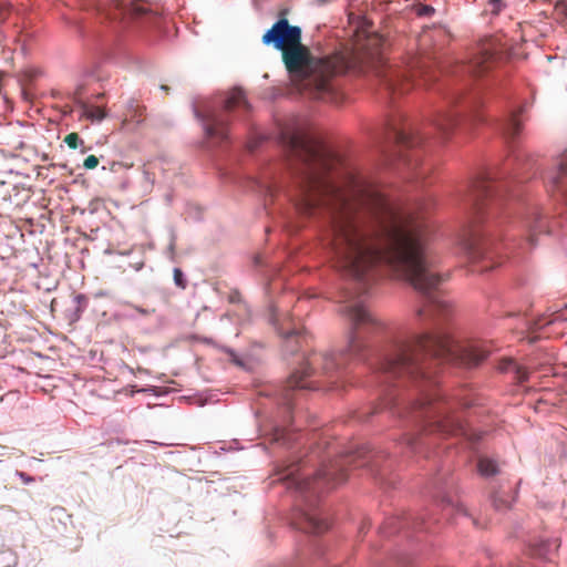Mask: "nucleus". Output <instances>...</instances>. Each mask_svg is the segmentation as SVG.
Wrapping results in <instances>:
<instances>
[{
	"label": "nucleus",
	"instance_id": "obj_1",
	"mask_svg": "<svg viewBox=\"0 0 567 567\" xmlns=\"http://www.w3.org/2000/svg\"><path fill=\"white\" fill-rule=\"evenodd\" d=\"M281 140L293 166L297 209L329 216L324 241L334 267L355 281L360 293L379 268H389L424 296L420 318L446 321L453 307L436 291L442 277L427 246L425 217L393 204L377 183L305 131H284Z\"/></svg>",
	"mask_w": 567,
	"mask_h": 567
},
{
	"label": "nucleus",
	"instance_id": "obj_2",
	"mask_svg": "<svg viewBox=\"0 0 567 567\" xmlns=\"http://www.w3.org/2000/svg\"><path fill=\"white\" fill-rule=\"evenodd\" d=\"M488 351L478 341H458L449 332L435 330L394 346L380 362L379 371L385 379L413 382L417 399L411 405L415 417L424 422V431L442 435L470 436L463 412L470 406L455 396H442L431 370L442 362L463 367L481 363Z\"/></svg>",
	"mask_w": 567,
	"mask_h": 567
},
{
	"label": "nucleus",
	"instance_id": "obj_3",
	"mask_svg": "<svg viewBox=\"0 0 567 567\" xmlns=\"http://www.w3.org/2000/svg\"><path fill=\"white\" fill-rule=\"evenodd\" d=\"M265 44L281 52L287 71L313 89V97L324 100L331 93V79L348 69L371 73L389 93L403 94L415 86L430 89L442 73L434 58L429 54L409 55L401 64L388 63L386 38H351L341 52L324 58H313L301 38H262Z\"/></svg>",
	"mask_w": 567,
	"mask_h": 567
},
{
	"label": "nucleus",
	"instance_id": "obj_4",
	"mask_svg": "<svg viewBox=\"0 0 567 567\" xmlns=\"http://www.w3.org/2000/svg\"><path fill=\"white\" fill-rule=\"evenodd\" d=\"M339 313L349 322L350 333L344 350L336 352L311 353L301 371L293 372L288 384L290 388H308L305 377L321 371L329 373L346 365L350 359L360 358L367 347L365 337L380 332L384 322L368 309L364 301L357 297H349L339 308Z\"/></svg>",
	"mask_w": 567,
	"mask_h": 567
},
{
	"label": "nucleus",
	"instance_id": "obj_5",
	"mask_svg": "<svg viewBox=\"0 0 567 567\" xmlns=\"http://www.w3.org/2000/svg\"><path fill=\"white\" fill-rule=\"evenodd\" d=\"M494 194L493 185L485 176L474 178L468 186L466 200L471 206V216L463 229L461 246L473 260L491 258L494 240L482 227V221L485 208H488V215L493 214Z\"/></svg>",
	"mask_w": 567,
	"mask_h": 567
},
{
	"label": "nucleus",
	"instance_id": "obj_6",
	"mask_svg": "<svg viewBox=\"0 0 567 567\" xmlns=\"http://www.w3.org/2000/svg\"><path fill=\"white\" fill-rule=\"evenodd\" d=\"M355 455L349 454L340 460L323 464L313 477L298 475L300 465L291 464L284 471L281 480L288 482V487H295L301 493L317 494L324 488H332L347 480L346 466L355 463Z\"/></svg>",
	"mask_w": 567,
	"mask_h": 567
},
{
	"label": "nucleus",
	"instance_id": "obj_7",
	"mask_svg": "<svg viewBox=\"0 0 567 567\" xmlns=\"http://www.w3.org/2000/svg\"><path fill=\"white\" fill-rule=\"evenodd\" d=\"M484 102L480 94H463L452 92L445 104L436 112L433 125L444 135H447L458 124L460 117H466L472 123H481L484 117L481 107Z\"/></svg>",
	"mask_w": 567,
	"mask_h": 567
},
{
	"label": "nucleus",
	"instance_id": "obj_8",
	"mask_svg": "<svg viewBox=\"0 0 567 567\" xmlns=\"http://www.w3.org/2000/svg\"><path fill=\"white\" fill-rule=\"evenodd\" d=\"M249 103L240 89H234L228 93L221 111H209L200 113L195 110V115L203 123L205 134L208 138L224 142L229 134V114L236 109L249 111Z\"/></svg>",
	"mask_w": 567,
	"mask_h": 567
},
{
	"label": "nucleus",
	"instance_id": "obj_9",
	"mask_svg": "<svg viewBox=\"0 0 567 567\" xmlns=\"http://www.w3.org/2000/svg\"><path fill=\"white\" fill-rule=\"evenodd\" d=\"M105 16L124 27L153 22L157 10L145 0H113L103 9Z\"/></svg>",
	"mask_w": 567,
	"mask_h": 567
},
{
	"label": "nucleus",
	"instance_id": "obj_10",
	"mask_svg": "<svg viewBox=\"0 0 567 567\" xmlns=\"http://www.w3.org/2000/svg\"><path fill=\"white\" fill-rule=\"evenodd\" d=\"M390 134L391 138L394 140L396 148L395 153L393 154V158L389 159L390 164L398 161L411 169L414 173L415 178L423 177L430 171V168L421 166L419 156L415 154L409 155L406 153L420 143V137L415 136L411 132H408L405 128H399L395 125L391 126Z\"/></svg>",
	"mask_w": 567,
	"mask_h": 567
},
{
	"label": "nucleus",
	"instance_id": "obj_11",
	"mask_svg": "<svg viewBox=\"0 0 567 567\" xmlns=\"http://www.w3.org/2000/svg\"><path fill=\"white\" fill-rule=\"evenodd\" d=\"M499 47L501 45L494 38H485L480 41L476 52L471 56V59L457 68L466 69L467 72L475 75L483 74L497 61L507 56L501 51Z\"/></svg>",
	"mask_w": 567,
	"mask_h": 567
},
{
	"label": "nucleus",
	"instance_id": "obj_12",
	"mask_svg": "<svg viewBox=\"0 0 567 567\" xmlns=\"http://www.w3.org/2000/svg\"><path fill=\"white\" fill-rule=\"evenodd\" d=\"M293 524L297 528L316 535L324 533L330 527L329 520L315 508L301 511Z\"/></svg>",
	"mask_w": 567,
	"mask_h": 567
},
{
	"label": "nucleus",
	"instance_id": "obj_13",
	"mask_svg": "<svg viewBox=\"0 0 567 567\" xmlns=\"http://www.w3.org/2000/svg\"><path fill=\"white\" fill-rule=\"evenodd\" d=\"M288 11V9L280 10L277 22L264 35H301L302 30L300 27L289 24L287 19Z\"/></svg>",
	"mask_w": 567,
	"mask_h": 567
},
{
	"label": "nucleus",
	"instance_id": "obj_14",
	"mask_svg": "<svg viewBox=\"0 0 567 567\" xmlns=\"http://www.w3.org/2000/svg\"><path fill=\"white\" fill-rule=\"evenodd\" d=\"M558 547H559V543L557 539L539 540V542L530 545L529 554L536 558L551 560L554 558Z\"/></svg>",
	"mask_w": 567,
	"mask_h": 567
},
{
	"label": "nucleus",
	"instance_id": "obj_15",
	"mask_svg": "<svg viewBox=\"0 0 567 567\" xmlns=\"http://www.w3.org/2000/svg\"><path fill=\"white\" fill-rule=\"evenodd\" d=\"M553 190L559 192L567 199V152L561 156L557 172L551 176Z\"/></svg>",
	"mask_w": 567,
	"mask_h": 567
},
{
	"label": "nucleus",
	"instance_id": "obj_16",
	"mask_svg": "<svg viewBox=\"0 0 567 567\" xmlns=\"http://www.w3.org/2000/svg\"><path fill=\"white\" fill-rule=\"evenodd\" d=\"M145 111L146 107L144 105L138 104L136 101H131L124 114V123H142L145 120Z\"/></svg>",
	"mask_w": 567,
	"mask_h": 567
},
{
	"label": "nucleus",
	"instance_id": "obj_17",
	"mask_svg": "<svg viewBox=\"0 0 567 567\" xmlns=\"http://www.w3.org/2000/svg\"><path fill=\"white\" fill-rule=\"evenodd\" d=\"M499 370L503 372H513L518 382H524L528 379V371L525 367L516 363L512 359H504L499 363Z\"/></svg>",
	"mask_w": 567,
	"mask_h": 567
},
{
	"label": "nucleus",
	"instance_id": "obj_18",
	"mask_svg": "<svg viewBox=\"0 0 567 567\" xmlns=\"http://www.w3.org/2000/svg\"><path fill=\"white\" fill-rule=\"evenodd\" d=\"M520 112L522 109L517 112H513L503 125V132L508 140H515L520 133L522 123L518 118Z\"/></svg>",
	"mask_w": 567,
	"mask_h": 567
},
{
	"label": "nucleus",
	"instance_id": "obj_19",
	"mask_svg": "<svg viewBox=\"0 0 567 567\" xmlns=\"http://www.w3.org/2000/svg\"><path fill=\"white\" fill-rule=\"evenodd\" d=\"M477 472L483 477H492L499 473L498 463L487 456H480L477 460Z\"/></svg>",
	"mask_w": 567,
	"mask_h": 567
},
{
	"label": "nucleus",
	"instance_id": "obj_20",
	"mask_svg": "<svg viewBox=\"0 0 567 567\" xmlns=\"http://www.w3.org/2000/svg\"><path fill=\"white\" fill-rule=\"evenodd\" d=\"M82 115L91 121H102L106 113L101 106L84 104L82 106Z\"/></svg>",
	"mask_w": 567,
	"mask_h": 567
},
{
	"label": "nucleus",
	"instance_id": "obj_21",
	"mask_svg": "<svg viewBox=\"0 0 567 567\" xmlns=\"http://www.w3.org/2000/svg\"><path fill=\"white\" fill-rule=\"evenodd\" d=\"M436 4L431 3H422V2H415L412 6V11L415 13V16L424 18V17H432L436 12Z\"/></svg>",
	"mask_w": 567,
	"mask_h": 567
},
{
	"label": "nucleus",
	"instance_id": "obj_22",
	"mask_svg": "<svg viewBox=\"0 0 567 567\" xmlns=\"http://www.w3.org/2000/svg\"><path fill=\"white\" fill-rule=\"evenodd\" d=\"M535 220L533 223H527V227L529 228V236L528 241L530 245H535V233L542 231L545 226L543 225V221L540 220V216L538 213H534Z\"/></svg>",
	"mask_w": 567,
	"mask_h": 567
},
{
	"label": "nucleus",
	"instance_id": "obj_23",
	"mask_svg": "<svg viewBox=\"0 0 567 567\" xmlns=\"http://www.w3.org/2000/svg\"><path fill=\"white\" fill-rule=\"evenodd\" d=\"M554 14L557 20L567 23V0H559L556 2Z\"/></svg>",
	"mask_w": 567,
	"mask_h": 567
},
{
	"label": "nucleus",
	"instance_id": "obj_24",
	"mask_svg": "<svg viewBox=\"0 0 567 567\" xmlns=\"http://www.w3.org/2000/svg\"><path fill=\"white\" fill-rule=\"evenodd\" d=\"M506 6V0H488L485 11L491 14H498Z\"/></svg>",
	"mask_w": 567,
	"mask_h": 567
},
{
	"label": "nucleus",
	"instance_id": "obj_25",
	"mask_svg": "<svg viewBox=\"0 0 567 567\" xmlns=\"http://www.w3.org/2000/svg\"><path fill=\"white\" fill-rule=\"evenodd\" d=\"M64 142L66 143V145L70 147V148H78V146L83 143L79 136L78 133H70L68 134L65 137H64Z\"/></svg>",
	"mask_w": 567,
	"mask_h": 567
},
{
	"label": "nucleus",
	"instance_id": "obj_26",
	"mask_svg": "<svg viewBox=\"0 0 567 567\" xmlns=\"http://www.w3.org/2000/svg\"><path fill=\"white\" fill-rule=\"evenodd\" d=\"M174 281H175L176 286H178L183 289L186 287V281L184 279L183 271L179 268L174 269Z\"/></svg>",
	"mask_w": 567,
	"mask_h": 567
},
{
	"label": "nucleus",
	"instance_id": "obj_27",
	"mask_svg": "<svg viewBox=\"0 0 567 567\" xmlns=\"http://www.w3.org/2000/svg\"><path fill=\"white\" fill-rule=\"evenodd\" d=\"M99 165V158L95 155H89L83 163L84 168L94 169Z\"/></svg>",
	"mask_w": 567,
	"mask_h": 567
},
{
	"label": "nucleus",
	"instance_id": "obj_28",
	"mask_svg": "<svg viewBox=\"0 0 567 567\" xmlns=\"http://www.w3.org/2000/svg\"><path fill=\"white\" fill-rule=\"evenodd\" d=\"M243 297L238 290H231L228 295V301L231 303L241 302Z\"/></svg>",
	"mask_w": 567,
	"mask_h": 567
},
{
	"label": "nucleus",
	"instance_id": "obj_29",
	"mask_svg": "<svg viewBox=\"0 0 567 567\" xmlns=\"http://www.w3.org/2000/svg\"><path fill=\"white\" fill-rule=\"evenodd\" d=\"M285 436H286V430L284 429H276L275 430V433H274V441L275 442H285Z\"/></svg>",
	"mask_w": 567,
	"mask_h": 567
},
{
	"label": "nucleus",
	"instance_id": "obj_30",
	"mask_svg": "<svg viewBox=\"0 0 567 567\" xmlns=\"http://www.w3.org/2000/svg\"><path fill=\"white\" fill-rule=\"evenodd\" d=\"M493 505L496 509H503L507 507V503L504 499L498 498L496 496H493Z\"/></svg>",
	"mask_w": 567,
	"mask_h": 567
},
{
	"label": "nucleus",
	"instance_id": "obj_31",
	"mask_svg": "<svg viewBox=\"0 0 567 567\" xmlns=\"http://www.w3.org/2000/svg\"><path fill=\"white\" fill-rule=\"evenodd\" d=\"M17 475L21 478V481L24 484H30V483L34 482V478L24 472H18Z\"/></svg>",
	"mask_w": 567,
	"mask_h": 567
},
{
	"label": "nucleus",
	"instance_id": "obj_32",
	"mask_svg": "<svg viewBox=\"0 0 567 567\" xmlns=\"http://www.w3.org/2000/svg\"><path fill=\"white\" fill-rule=\"evenodd\" d=\"M394 400H395L394 398H384L382 404L385 408H388V406L390 408V406H392L394 404Z\"/></svg>",
	"mask_w": 567,
	"mask_h": 567
},
{
	"label": "nucleus",
	"instance_id": "obj_33",
	"mask_svg": "<svg viewBox=\"0 0 567 567\" xmlns=\"http://www.w3.org/2000/svg\"><path fill=\"white\" fill-rule=\"evenodd\" d=\"M134 309H135L136 311H138L140 313L144 315V316H146V315H148V313H150V311H148V310H146V309H142V308L136 307V306H134Z\"/></svg>",
	"mask_w": 567,
	"mask_h": 567
},
{
	"label": "nucleus",
	"instance_id": "obj_34",
	"mask_svg": "<svg viewBox=\"0 0 567 567\" xmlns=\"http://www.w3.org/2000/svg\"><path fill=\"white\" fill-rule=\"evenodd\" d=\"M406 444L414 447V445L416 444L415 443V439L414 437H408L406 439Z\"/></svg>",
	"mask_w": 567,
	"mask_h": 567
},
{
	"label": "nucleus",
	"instance_id": "obj_35",
	"mask_svg": "<svg viewBox=\"0 0 567 567\" xmlns=\"http://www.w3.org/2000/svg\"><path fill=\"white\" fill-rule=\"evenodd\" d=\"M416 2H422V3H433V4H439L437 0H416Z\"/></svg>",
	"mask_w": 567,
	"mask_h": 567
},
{
	"label": "nucleus",
	"instance_id": "obj_36",
	"mask_svg": "<svg viewBox=\"0 0 567 567\" xmlns=\"http://www.w3.org/2000/svg\"><path fill=\"white\" fill-rule=\"evenodd\" d=\"M296 333H297V331L292 330V331L286 332V333L284 334V337H285V338H290V337L295 336Z\"/></svg>",
	"mask_w": 567,
	"mask_h": 567
},
{
	"label": "nucleus",
	"instance_id": "obj_37",
	"mask_svg": "<svg viewBox=\"0 0 567 567\" xmlns=\"http://www.w3.org/2000/svg\"><path fill=\"white\" fill-rule=\"evenodd\" d=\"M161 87H162V90H164L166 92L169 90L167 85H162Z\"/></svg>",
	"mask_w": 567,
	"mask_h": 567
}]
</instances>
